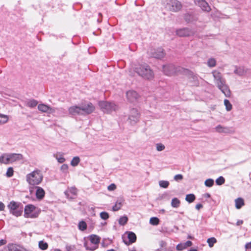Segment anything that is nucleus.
I'll return each mask as SVG.
<instances>
[{
  "label": "nucleus",
  "instance_id": "f257e3e1",
  "mask_svg": "<svg viewBox=\"0 0 251 251\" xmlns=\"http://www.w3.org/2000/svg\"><path fill=\"white\" fill-rule=\"evenodd\" d=\"M211 74L214 77V80L217 87L224 95L227 98L231 96V91L228 85L226 84V79L223 77L222 73L217 70L212 71Z\"/></svg>",
  "mask_w": 251,
  "mask_h": 251
},
{
  "label": "nucleus",
  "instance_id": "f03ea898",
  "mask_svg": "<svg viewBox=\"0 0 251 251\" xmlns=\"http://www.w3.org/2000/svg\"><path fill=\"white\" fill-rule=\"evenodd\" d=\"M134 70L138 75L145 79L150 80L154 77L153 71L147 64L135 65Z\"/></svg>",
  "mask_w": 251,
  "mask_h": 251
},
{
  "label": "nucleus",
  "instance_id": "7ed1b4c3",
  "mask_svg": "<svg viewBox=\"0 0 251 251\" xmlns=\"http://www.w3.org/2000/svg\"><path fill=\"white\" fill-rule=\"evenodd\" d=\"M43 176L39 170H35L26 176V180L31 185L39 184L43 180Z\"/></svg>",
  "mask_w": 251,
  "mask_h": 251
},
{
  "label": "nucleus",
  "instance_id": "20e7f679",
  "mask_svg": "<svg viewBox=\"0 0 251 251\" xmlns=\"http://www.w3.org/2000/svg\"><path fill=\"white\" fill-rule=\"evenodd\" d=\"M163 4L167 10L173 12L180 11L182 7L181 3L177 0H163Z\"/></svg>",
  "mask_w": 251,
  "mask_h": 251
},
{
  "label": "nucleus",
  "instance_id": "39448f33",
  "mask_svg": "<svg viewBox=\"0 0 251 251\" xmlns=\"http://www.w3.org/2000/svg\"><path fill=\"white\" fill-rule=\"evenodd\" d=\"M10 214L16 217L20 216L23 211V206L20 202L11 201L7 205Z\"/></svg>",
  "mask_w": 251,
  "mask_h": 251
},
{
  "label": "nucleus",
  "instance_id": "423d86ee",
  "mask_svg": "<svg viewBox=\"0 0 251 251\" xmlns=\"http://www.w3.org/2000/svg\"><path fill=\"white\" fill-rule=\"evenodd\" d=\"M100 109L104 112L110 113L118 109V106L113 102L101 101L99 102Z\"/></svg>",
  "mask_w": 251,
  "mask_h": 251
},
{
  "label": "nucleus",
  "instance_id": "0eeeda50",
  "mask_svg": "<svg viewBox=\"0 0 251 251\" xmlns=\"http://www.w3.org/2000/svg\"><path fill=\"white\" fill-rule=\"evenodd\" d=\"M89 240L91 243L93 244V246H89L88 244H85L84 247L87 250L94 251L98 248L99 244L100 242V238L98 235L92 234L90 236Z\"/></svg>",
  "mask_w": 251,
  "mask_h": 251
},
{
  "label": "nucleus",
  "instance_id": "6e6552de",
  "mask_svg": "<svg viewBox=\"0 0 251 251\" xmlns=\"http://www.w3.org/2000/svg\"><path fill=\"white\" fill-rule=\"evenodd\" d=\"M36 209V207L32 204L26 205L24 209V217L26 218H35L38 217V213L32 214Z\"/></svg>",
  "mask_w": 251,
  "mask_h": 251
},
{
  "label": "nucleus",
  "instance_id": "1a4fd4ad",
  "mask_svg": "<svg viewBox=\"0 0 251 251\" xmlns=\"http://www.w3.org/2000/svg\"><path fill=\"white\" fill-rule=\"evenodd\" d=\"M140 114L138 110L135 108H132L129 112L128 121L131 125L136 124L139 120Z\"/></svg>",
  "mask_w": 251,
  "mask_h": 251
},
{
  "label": "nucleus",
  "instance_id": "9d476101",
  "mask_svg": "<svg viewBox=\"0 0 251 251\" xmlns=\"http://www.w3.org/2000/svg\"><path fill=\"white\" fill-rule=\"evenodd\" d=\"M149 54L152 57L161 59L165 56V52L162 48H159L156 49H151L148 51Z\"/></svg>",
  "mask_w": 251,
  "mask_h": 251
},
{
  "label": "nucleus",
  "instance_id": "9b49d317",
  "mask_svg": "<svg viewBox=\"0 0 251 251\" xmlns=\"http://www.w3.org/2000/svg\"><path fill=\"white\" fill-rule=\"evenodd\" d=\"M163 71L167 75H172L177 72L180 71V68H176L173 64L164 65L163 67Z\"/></svg>",
  "mask_w": 251,
  "mask_h": 251
},
{
  "label": "nucleus",
  "instance_id": "f8f14e48",
  "mask_svg": "<svg viewBox=\"0 0 251 251\" xmlns=\"http://www.w3.org/2000/svg\"><path fill=\"white\" fill-rule=\"evenodd\" d=\"M176 34L179 37H188L194 34V32L187 27L179 28L176 30Z\"/></svg>",
  "mask_w": 251,
  "mask_h": 251
},
{
  "label": "nucleus",
  "instance_id": "ddd939ff",
  "mask_svg": "<svg viewBox=\"0 0 251 251\" xmlns=\"http://www.w3.org/2000/svg\"><path fill=\"white\" fill-rule=\"evenodd\" d=\"M195 2L204 12H209L211 10L209 4L205 0H195Z\"/></svg>",
  "mask_w": 251,
  "mask_h": 251
},
{
  "label": "nucleus",
  "instance_id": "4468645a",
  "mask_svg": "<svg viewBox=\"0 0 251 251\" xmlns=\"http://www.w3.org/2000/svg\"><path fill=\"white\" fill-rule=\"evenodd\" d=\"M81 111L84 114H89L95 110V106L91 102H88L86 104L81 105Z\"/></svg>",
  "mask_w": 251,
  "mask_h": 251
},
{
  "label": "nucleus",
  "instance_id": "2eb2a0df",
  "mask_svg": "<svg viewBox=\"0 0 251 251\" xmlns=\"http://www.w3.org/2000/svg\"><path fill=\"white\" fill-rule=\"evenodd\" d=\"M6 247L8 251H27V250L20 245L14 243H9Z\"/></svg>",
  "mask_w": 251,
  "mask_h": 251
},
{
  "label": "nucleus",
  "instance_id": "dca6fc26",
  "mask_svg": "<svg viewBox=\"0 0 251 251\" xmlns=\"http://www.w3.org/2000/svg\"><path fill=\"white\" fill-rule=\"evenodd\" d=\"M65 195L67 199H74L77 193V190L75 187L68 188L64 192Z\"/></svg>",
  "mask_w": 251,
  "mask_h": 251
},
{
  "label": "nucleus",
  "instance_id": "f3484780",
  "mask_svg": "<svg viewBox=\"0 0 251 251\" xmlns=\"http://www.w3.org/2000/svg\"><path fill=\"white\" fill-rule=\"evenodd\" d=\"M69 113L73 116L76 115H83L81 111V106L73 105L70 107L68 109Z\"/></svg>",
  "mask_w": 251,
  "mask_h": 251
},
{
  "label": "nucleus",
  "instance_id": "a211bd4d",
  "mask_svg": "<svg viewBox=\"0 0 251 251\" xmlns=\"http://www.w3.org/2000/svg\"><path fill=\"white\" fill-rule=\"evenodd\" d=\"M38 109L42 112H48L49 113H54L56 110V108L50 107V106L44 104H39L38 105Z\"/></svg>",
  "mask_w": 251,
  "mask_h": 251
},
{
  "label": "nucleus",
  "instance_id": "6ab92c4d",
  "mask_svg": "<svg viewBox=\"0 0 251 251\" xmlns=\"http://www.w3.org/2000/svg\"><path fill=\"white\" fill-rule=\"evenodd\" d=\"M190 85L192 86H198L199 85L198 77L193 73H190L188 76Z\"/></svg>",
  "mask_w": 251,
  "mask_h": 251
},
{
  "label": "nucleus",
  "instance_id": "aec40b11",
  "mask_svg": "<svg viewBox=\"0 0 251 251\" xmlns=\"http://www.w3.org/2000/svg\"><path fill=\"white\" fill-rule=\"evenodd\" d=\"M126 98L130 102L136 101L138 98L139 95L137 93L133 90H129L126 92Z\"/></svg>",
  "mask_w": 251,
  "mask_h": 251
},
{
  "label": "nucleus",
  "instance_id": "412c9836",
  "mask_svg": "<svg viewBox=\"0 0 251 251\" xmlns=\"http://www.w3.org/2000/svg\"><path fill=\"white\" fill-rule=\"evenodd\" d=\"M235 68L234 73L239 76L245 75L248 72V69L243 66H235Z\"/></svg>",
  "mask_w": 251,
  "mask_h": 251
},
{
  "label": "nucleus",
  "instance_id": "4be33fe9",
  "mask_svg": "<svg viewBox=\"0 0 251 251\" xmlns=\"http://www.w3.org/2000/svg\"><path fill=\"white\" fill-rule=\"evenodd\" d=\"M10 163L19 161L23 158V156L20 153H9L8 154Z\"/></svg>",
  "mask_w": 251,
  "mask_h": 251
},
{
  "label": "nucleus",
  "instance_id": "5701e85b",
  "mask_svg": "<svg viewBox=\"0 0 251 251\" xmlns=\"http://www.w3.org/2000/svg\"><path fill=\"white\" fill-rule=\"evenodd\" d=\"M124 201V199L123 198H118L116 202H115V205L112 207L113 210L114 211H116L120 209L123 205Z\"/></svg>",
  "mask_w": 251,
  "mask_h": 251
},
{
  "label": "nucleus",
  "instance_id": "b1692460",
  "mask_svg": "<svg viewBox=\"0 0 251 251\" xmlns=\"http://www.w3.org/2000/svg\"><path fill=\"white\" fill-rule=\"evenodd\" d=\"M36 198L38 199L41 200L42 199L44 196H45V191L44 189L39 186H37L36 187Z\"/></svg>",
  "mask_w": 251,
  "mask_h": 251
},
{
  "label": "nucleus",
  "instance_id": "393cba45",
  "mask_svg": "<svg viewBox=\"0 0 251 251\" xmlns=\"http://www.w3.org/2000/svg\"><path fill=\"white\" fill-rule=\"evenodd\" d=\"M38 103V102L37 100L34 99H30L25 102V105L28 107L32 108L36 107Z\"/></svg>",
  "mask_w": 251,
  "mask_h": 251
},
{
  "label": "nucleus",
  "instance_id": "a878e982",
  "mask_svg": "<svg viewBox=\"0 0 251 251\" xmlns=\"http://www.w3.org/2000/svg\"><path fill=\"white\" fill-rule=\"evenodd\" d=\"M215 130L219 133H229L230 129L227 127H224L221 125H218L215 127Z\"/></svg>",
  "mask_w": 251,
  "mask_h": 251
},
{
  "label": "nucleus",
  "instance_id": "bb28decb",
  "mask_svg": "<svg viewBox=\"0 0 251 251\" xmlns=\"http://www.w3.org/2000/svg\"><path fill=\"white\" fill-rule=\"evenodd\" d=\"M128 239L129 240V244H132L136 241V235L132 232H129L127 235Z\"/></svg>",
  "mask_w": 251,
  "mask_h": 251
},
{
  "label": "nucleus",
  "instance_id": "cd10ccee",
  "mask_svg": "<svg viewBox=\"0 0 251 251\" xmlns=\"http://www.w3.org/2000/svg\"><path fill=\"white\" fill-rule=\"evenodd\" d=\"M184 19L187 23H191L197 20V19L193 15L190 14H185Z\"/></svg>",
  "mask_w": 251,
  "mask_h": 251
},
{
  "label": "nucleus",
  "instance_id": "c85d7f7f",
  "mask_svg": "<svg viewBox=\"0 0 251 251\" xmlns=\"http://www.w3.org/2000/svg\"><path fill=\"white\" fill-rule=\"evenodd\" d=\"M0 162L6 164L10 163L8 154H4L0 156Z\"/></svg>",
  "mask_w": 251,
  "mask_h": 251
},
{
  "label": "nucleus",
  "instance_id": "c756f323",
  "mask_svg": "<svg viewBox=\"0 0 251 251\" xmlns=\"http://www.w3.org/2000/svg\"><path fill=\"white\" fill-rule=\"evenodd\" d=\"M235 206L237 209H240L244 205V200L242 198H237L235 200Z\"/></svg>",
  "mask_w": 251,
  "mask_h": 251
},
{
  "label": "nucleus",
  "instance_id": "7c9ffc66",
  "mask_svg": "<svg viewBox=\"0 0 251 251\" xmlns=\"http://www.w3.org/2000/svg\"><path fill=\"white\" fill-rule=\"evenodd\" d=\"M180 201L176 198L172 200L171 206L174 208H177L180 206Z\"/></svg>",
  "mask_w": 251,
  "mask_h": 251
},
{
  "label": "nucleus",
  "instance_id": "2f4dec72",
  "mask_svg": "<svg viewBox=\"0 0 251 251\" xmlns=\"http://www.w3.org/2000/svg\"><path fill=\"white\" fill-rule=\"evenodd\" d=\"M224 103L227 111H230L232 110V105L228 100L225 99L224 101Z\"/></svg>",
  "mask_w": 251,
  "mask_h": 251
},
{
  "label": "nucleus",
  "instance_id": "473e14b6",
  "mask_svg": "<svg viewBox=\"0 0 251 251\" xmlns=\"http://www.w3.org/2000/svg\"><path fill=\"white\" fill-rule=\"evenodd\" d=\"M207 65L209 67H214L216 65V60L214 58H210L207 60Z\"/></svg>",
  "mask_w": 251,
  "mask_h": 251
},
{
  "label": "nucleus",
  "instance_id": "72a5a7b5",
  "mask_svg": "<svg viewBox=\"0 0 251 251\" xmlns=\"http://www.w3.org/2000/svg\"><path fill=\"white\" fill-rule=\"evenodd\" d=\"M8 119L7 115L0 114V125L7 123Z\"/></svg>",
  "mask_w": 251,
  "mask_h": 251
},
{
  "label": "nucleus",
  "instance_id": "f704fd0d",
  "mask_svg": "<svg viewBox=\"0 0 251 251\" xmlns=\"http://www.w3.org/2000/svg\"><path fill=\"white\" fill-rule=\"evenodd\" d=\"M196 199L195 196L193 194H188L186 196L185 200L189 203L193 202Z\"/></svg>",
  "mask_w": 251,
  "mask_h": 251
},
{
  "label": "nucleus",
  "instance_id": "c9c22d12",
  "mask_svg": "<svg viewBox=\"0 0 251 251\" xmlns=\"http://www.w3.org/2000/svg\"><path fill=\"white\" fill-rule=\"evenodd\" d=\"M39 248L42 250H46L48 248V244L44 241H40L39 242Z\"/></svg>",
  "mask_w": 251,
  "mask_h": 251
},
{
  "label": "nucleus",
  "instance_id": "e433bc0d",
  "mask_svg": "<svg viewBox=\"0 0 251 251\" xmlns=\"http://www.w3.org/2000/svg\"><path fill=\"white\" fill-rule=\"evenodd\" d=\"M150 223L153 226H157L159 223V220L157 217H151L150 220Z\"/></svg>",
  "mask_w": 251,
  "mask_h": 251
},
{
  "label": "nucleus",
  "instance_id": "4c0bfd02",
  "mask_svg": "<svg viewBox=\"0 0 251 251\" xmlns=\"http://www.w3.org/2000/svg\"><path fill=\"white\" fill-rule=\"evenodd\" d=\"M79 162H80V159H79V157L75 156V157H74L73 158V159L72 160V161L71 162V165L72 166H76L78 164Z\"/></svg>",
  "mask_w": 251,
  "mask_h": 251
},
{
  "label": "nucleus",
  "instance_id": "58836bf2",
  "mask_svg": "<svg viewBox=\"0 0 251 251\" xmlns=\"http://www.w3.org/2000/svg\"><path fill=\"white\" fill-rule=\"evenodd\" d=\"M216 242L217 240L214 237L209 238L207 240V242L210 248L214 246V244L216 243Z\"/></svg>",
  "mask_w": 251,
  "mask_h": 251
},
{
  "label": "nucleus",
  "instance_id": "ea45409f",
  "mask_svg": "<svg viewBox=\"0 0 251 251\" xmlns=\"http://www.w3.org/2000/svg\"><path fill=\"white\" fill-rule=\"evenodd\" d=\"M127 221L128 218L126 216H123L119 219V224L120 225L124 226L127 223Z\"/></svg>",
  "mask_w": 251,
  "mask_h": 251
},
{
  "label": "nucleus",
  "instance_id": "a19ab883",
  "mask_svg": "<svg viewBox=\"0 0 251 251\" xmlns=\"http://www.w3.org/2000/svg\"><path fill=\"white\" fill-rule=\"evenodd\" d=\"M78 228L81 231H84L87 228V224L84 221H81L78 224Z\"/></svg>",
  "mask_w": 251,
  "mask_h": 251
},
{
  "label": "nucleus",
  "instance_id": "79ce46f5",
  "mask_svg": "<svg viewBox=\"0 0 251 251\" xmlns=\"http://www.w3.org/2000/svg\"><path fill=\"white\" fill-rule=\"evenodd\" d=\"M159 185L160 187L166 188L169 185V182L168 181L161 180L159 182Z\"/></svg>",
  "mask_w": 251,
  "mask_h": 251
},
{
  "label": "nucleus",
  "instance_id": "37998d69",
  "mask_svg": "<svg viewBox=\"0 0 251 251\" xmlns=\"http://www.w3.org/2000/svg\"><path fill=\"white\" fill-rule=\"evenodd\" d=\"M204 184L207 187H211L214 184V180L211 178L207 179L205 181Z\"/></svg>",
  "mask_w": 251,
  "mask_h": 251
},
{
  "label": "nucleus",
  "instance_id": "c03bdc74",
  "mask_svg": "<svg viewBox=\"0 0 251 251\" xmlns=\"http://www.w3.org/2000/svg\"><path fill=\"white\" fill-rule=\"evenodd\" d=\"M225 182V179L224 178V177L221 176L219 177L216 180V183L218 185H221L223 184Z\"/></svg>",
  "mask_w": 251,
  "mask_h": 251
},
{
  "label": "nucleus",
  "instance_id": "a18cd8bd",
  "mask_svg": "<svg viewBox=\"0 0 251 251\" xmlns=\"http://www.w3.org/2000/svg\"><path fill=\"white\" fill-rule=\"evenodd\" d=\"M156 148L157 151H163L165 147V146L162 143H157L156 144Z\"/></svg>",
  "mask_w": 251,
  "mask_h": 251
},
{
  "label": "nucleus",
  "instance_id": "49530a36",
  "mask_svg": "<svg viewBox=\"0 0 251 251\" xmlns=\"http://www.w3.org/2000/svg\"><path fill=\"white\" fill-rule=\"evenodd\" d=\"M100 218L104 220H106L109 218V214L106 212H101L100 213Z\"/></svg>",
  "mask_w": 251,
  "mask_h": 251
},
{
  "label": "nucleus",
  "instance_id": "de8ad7c7",
  "mask_svg": "<svg viewBox=\"0 0 251 251\" xmlns=\"http://www.w3.org/2000/svg\"><path fill=\"white\" fill-rule=\"evenodd\" d=\"M13 169L12 167H9L7 169L6 172V176L8 177H11L13 175Z\"/></svg>",
  "mask_w": 251,
  "mask_h": 251
},
{
  "label": "nucleus",
  "instance_id": "09e8293b",
  "mask_svg": "<svg viewBox=\"0 0 251 251\" xmlns=\"http://www.w3.org/2000/svg\"><path fill=\"white\" fill-rule=\"evenodd\" d=\"M176 249L177 251H182L186 249L184 243H180L176 246Z\"/></svg>",
  "mask_w": 251,
  "mask_h": 251
},
{
  "label": "nucleus",
  "instance_id": "8fccbe9b",
  "mask_svg": "<svg viewBox=\"0 0 251 251\" xmlns=\"http://www.w3.org/2000/svg\"><path fill=\"white\" fill-rule=\"evenodd\" d=\"M56 158L58 162L60 163H62L65 161V159L62 155H60V156L57 155Z\"/></svg>",
  "mask_w": 251,
  "mask_h": 251
},
{
  "label": "nucleus",
  "instance_id": "3c124183",
  "mask_svg": "<svg viewBox=\"0 0 251 251\" xmlns=\"http://www.w3.org/2000/svg\"><path fill=\"white\" fill-rule=\"evenodd\" d=\"M61 171L63 173L67 172L68 169V166L67 164H64L61 166Z\"/></svg>",
  "mask_w": 251,
  "mask_h": 251
},
{
  "label": "nucleus",
  "instance_id": "603ef678",
  "mask_svg": "<svg viewBox=\"0 0 251 251\" xmlns=\"http://www.w3.org/2000/svg\"><path fill=\"white\" fill-rule=\"evenodd\" d=\"M107 189L109 191H113L116 189V186L115 184L112 183L108 186Z\"/></svg>",
  "mask_w": 251,
  "mask_h": 251
},
{
  "label": "nucleus",
  "instance_id": "864d4df0",
  "mask_svg": "<svg viewBox=\"0 0 251 251\" xmlns=\"http://www.w3.org/2000/svg\"><path fill=\"white\" fill-rule=\"evenodd\" d=\"M183 179V176L181 174H178L174 176V179L176 181L181 180Z\"/></svg>",
  "mask_w": 251,
  "mask_h": 251
},
{
  "label": "nucleus",
  "instance_id": "5fc2aeb1",
  "mask_svg": "<svg viewBox=\"0 0 251 251\" xmlns=\"http://www.w3.org/2000/svg\"><path fill=\"white\" fill-rule=\"evenodd\" d=\"M67 251H75V248L74 246H66Z\"/></svg>",
  "mask_w": 251,
  "mask_h": 251
},
{
  "label": "nucleus",
  "instance_id": "6e6d98bb",
  "mask_svg": "<svg viewBox=\"0 0 251 251\" xmlns=\"http://www.w3.org/2000/svg\"><path fill=\"white\" fill-rule=\"evenodd\" d=\"M185 248H187V247H190L192 245V243L190 241H187L185 243H184Z\"/></svg>",
  "mask_w": 251,
  "mask_h": 251
},
{
  "label": "nucleus",
  "instance_id": "4d7b16f0",
  "mask_svg": "<svg viewBox=\"0 0 251 251\" xmlns=\"http://www.w3.org/2000/svg\"><path fill=\"white\" fill-rule=\"evenodd\" d=\"M245 248L247 250H250V249L251 250V242H250L249 243H247L245 245Z\"/></svg>",
  "mask_w": 251,
  "mask_h": 251
},
{
  "label": "nucleus",
  "instance_id": "13d9d810",
  "mask_svg": "<svg viewBox=\"0 0 251 251\" xmlns=\"http://www.w3.org/2000/svg\"><path fill=\"white\" fill-rule=\"evenodd\" d=\"M7 243V241L5 239L0 240V247L5 245Z\"/></svg>",
  "mask_w": 251,
  "mask_h": 251
},
{
  "label": "nucleus",
  "instance_id": "bf43d9fd",
  "mask_svg": "<svg viewBox=\"0 0 251 251\" xmlns=\"http://www.w3.org/2000/svg\"><path fill=\"white\" fill-rule=\"evenodd\" d=\"M5 208L4 204L1 201H0V211H3Z\"/></svg>",
  "mask_w": 251,
  "mask_h": 251
},
{
  "label": "nucleus",
  "instance_id": "052dcab7",
  "mask_svg": "<svg viewBox=\"0 0 251 251\" xmlns=\"http://www.w3.org/2000/svg\"><path fill=\"white\" fill-rule=\"evenodd\" d=\"M203 207L202 204L201 203H198L196 205V208L197 210H200L201 208Z\"/></svg>",
  "mask_w": 251,
  "mask_h": 251
},
{
  "label": "nucleus",
  "instance_id": "680f3d73",
  "mask_svg": "<svg viewBox=\"0 0 251 251\" xmlns=\"http://www.w3.org/2000/svg\"><path fill=\"white\" fill-rule=\"evenodd\" d=\"M159 244H160V246L161 247H164L165 246H166V242L164 241H160L159 242Z\"/></svg>",
  "mask_w": 251,
  "mask_h": 251
},
{
  "label": "nucleus",
  "instance_id": "e2e57ef3",
  "mask_svg": "<svg viewBox=\"0 0 251 251\" xmlns=\"http://www.w3.org/2000/svg\"><path fill=\"white\" fill-rule=\"evenodd\" d=\"M243 223V221L242 220H238L237 222V223H236V225L237 226H239L240 225H242Z\"/></svg>",
  "mask_w": 251,
  "mask_h": 251
},
{
  "label": "nucleus",
  "instance_id": "0e129e2a",
  "mask_svg": "<svg viewBox=\"0 0 251 251\" xmlns=\"http://www.w3.org/2000/svg\"><path fill=\"white\" fill-rule=\"evenodd\" d=\"M189 251H197V250L196 249H192L190 250Z\"/></svg>",
  "mask_w": 251,
  "mask_h": 251
},
{
  "label": "nucleus",
  "instance_id": "69168bd1",
  "mask_svg": "<svg viewBox=\"0 0 251 251\" xmlns=\"http://www.w3.org/2000/svg\"><path fill=\"white\" fill-rule=\"evenodd\" d=\"M107 251H115L114 249L108 250Z\"/></svg>",
  "mask_w": 251,
  "mask_h": 251
},
{
  "label": "nucleus",
  "instance_id": "338daca9",
  "mask_svg": "<svg viewBox=\"0 0 251 251\" xmlns=\"http://www.w3.org/2000/svg\"><path fill=\"white\" fill-rule=\"evenodd\" d=\"M207 197H210V195L209 194H207Z\"/></svg>",
  "mask_w": 251,
  "mask_h": 251
},
{
  "label": "nucleus",
  "instance_id": "774afa93",
  "mask_svg": "<svg viewBox=\"0 0 251 251\" xmlns=\"http://www.w3.org/2000/svg\"><path fill=\"white\" fill-rule=\"evenodd\" d=\"M161 211H162V212H163L165 211V210L164 209H162Z\"/></svg>",
  "mask_w": 251,
  "mask_h": 251
}]
</instances>
